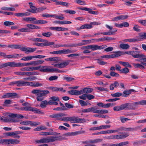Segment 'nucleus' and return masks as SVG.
Returning a JSON list of instances; mask_svg holds the SVG:
<instances>
[{"instance_id": "774afa93", "label": "nucleus", "mask_w": 146, "mask_h": 146, "mask_svg": "<svg viewBox=\"0 0 146 146\" xmlns=\"http://www.w3.org/2000/svg\"><path fill=\"white\" fill-rule=\"evenodd\" d=\"M91 111L93 112L94 113H98L99 110H97V108L96 107H93L91 108Z\"/></svg>"}, {"instance_id": "2f4dec72", "label": "nucleus", "mask_w": 146, "mask_h": 146, "mask_svg": "<svg viewBox=\"0 0 146 146\" xmlns=\"http://www.w3.org/2000/svg\"><path fill=\"white\" fill-rule=\"evenodd\" d=\"M48 22L44 20H35L33 23L36 24H42L47 23Z\"/></svg>"}, {"instance_id": "6e6d98bb", "label": "nucleus", "mask_w": 146, "mask_h": 146, "mask_svg": "<svg viewBox=\"0 0 146 146\" xmlns=\"http://www.w3.org/2000/svg\"><path fill=\"white\" fill-rule=\"evenodd\" d=\"M58 78V76H53L50 77L48 78V80L50 81H52L57 80Z\"/></svg>"}, {"instance_id": "473e14b6", "label": "nucleus", "mask_w": 146, "mask_h": 146, "mask_svg": "<svg viewBox=\"0 0 146 146\" xmlns=\"http://www.w3.org/2000/svg\"><path fill=\"white\" fill-rule=\"evenodd\" d=\"M15 74L16 75H19L21 76H27V72H25L23 71L15 72H14Z\"/></svg>"}, {"instance_id": "5701e85b", "label": "nucleus", "mask_w": 146, "mask_h": 146, "mask_svg": "<svg viewBox=\"0 0 146 146\" xmlns=\"http://www.w3.org/2000/svg\"><path fill=\"white\" fill-rule=\"evenodd\" d=\"M76 50H71L69 49H64L61 50V54H68L71 53L75 52Z\"/></svg>"}, {"instance_id": "4be33fe9", "label": "nucleus", "mask_w": 146, "mask_h": 146, "mask_svg": "<svg viewBox=\"0 0 146 146\" xmlns=\"http://www.w3.org/2000/svg\"><path fill=\"white\" fill-rule=\"evenodd\" d=\"M21 45L17 44H10L8 46V47L11 48L12 49H20L21 48Z\"/></svg>"}, {"instance_id": "a211bd4d", "label": "nucleus", "mask_w": 146, "mask_h": 146, "mask_svg": "<svg viewBox=\"0 0 146 146\" xmlns=\"http://www.w3.org/2000/svg\"><path fill=\"white\" fill-rule=\"evenodd\" d=\"M49 66H40V69H39L40 71L42 72H50V68Z\"/></svg>"}, {"instance_id": "09e8293b", "label": "nucleus", "mask_w": 146, "mask_h": 146, "mask_svg": "<svg viewBox=\"0 0 146 146\" xmlns=\"http://www.w3.org/2000/svg\"><path fill=\"white\" fill-rule=\"evenodd\" d=\"M1 9L2 10L4 11H15V9L14 8L12 7H3Z\"/></svg>"}, {"instance_id": "052dcab7", "label": "nucleus", "mask_w": 146, "mask_h": 146, "mask_svg": "<svg viewBox=\"0 0 146 146\" xmlns=\"http://www.w3.org/2000/svg\"><path fill=\"white\" fill-rule=\"evenodd\" d=\"M50 29L54 31H60L61 27H50Z\"/></svg>"}, {"instance_id": "de8ad7c7", "label": "nucleus", "mask_w": 146, "mask_h": 146, "mask_svg": "<svg viewBox=\"0 0 146 146\" xmlns=\"http://www.w3.org/2000/svg\"><path fill=\"white\" fill-rule=\"evenodd\" d=\"M77 135L76 133L72 132L71 133H66L63 134L62 135L63 136H68L72 135Z\"/></svg>"}, {"instance_id": "58836bf2", "label": "nucleus", "mask_w": 146, "mask_h": 146, "mask_svg": "<svg viewBox=\"0 0 146 146\" xmlns=\"http://www.w3.org/2000/svg\"><path fill=\"white\" fill-rule=\"evenodd\" d=\"M42 42H44L45 46H50L53 45L54 44V42H49L46 40L43 39Z\"/></svg>"}, {"instance_id": "680f3d73", "label": "nucleus", "mask_w": 146, "mask_h": 146, "mask_svg": "<svg viewBox=\"0 0 146 146\" xmlns=\"http://www.w3.org/2000/svg\"><path fill=\"white\" fill-rule=\"evenodd\" d=\"M122 94L119 92H116L114 94H111V95L113 97H119L122 95Z\"/></svg>"}, {"instance_id": "f8f14e48", "label": "nucleus", "mask_w": 146, "mask_h": 146, "mask_svg": "<svg viewBox=\"0 0 146 146\" xmlns=\"http://www.w3.org/2000/svg\"><path fill=\"white\" fill-rule=\"evenodd\" d=\"M140 52L139 51L133 50L131 51L132 56L134 58H139L142 57H145L144 54H140Z\"/></svg>"}, {"instance_id": "20e7f679", "label": "nucleus", "mask_w": 146, "mask_h": 146, "mask_svg": "<svg viewBox=\"0 0 146 146\" xmlns=\"http://www.w3.org/2000/svg\"><path fill=\"white\" fill-rule=\"evenodd\" d=\"M61 140L60 137L52 136H50L49 138H47L42 139L39 140H36L35 142L36 143H42L52 142L57 140Z\"/></svg>"}, {"instance_id": "b1692460", "label": "nucleus", "mask_w": 146, "mask_h": 146, "mask_svg": "<svg viewBox=\"0 0 146 146\" xmlns=\"http://www.w3.org/2000/svg\"><path fill=\"white\" fill-rule=\"evenodd\" d=\"M29 4L30 5V7L31 9V10L29 11L33 13H36L37 8L33 6V3L31 2L29 3Z\"/></svg>"}, {"instance_id": "a18cd8bd", "label": "nucleus", "mask_w": 146, "mask_h": 146, "mask_svg": "<svg viewBox=\"0 0 146 146\" xmlns=\"http://www.w3.org/2000/svg\"><path fill=\"white\" fill-rule=\"evenodd\" d=\"M11 144H17L19 143L20 142L19 140L12 139H11Z\"/></svg>"}, {"instance_id": "8fccbe9b", "label": "nucleus", "mask_w": 146, "mask_h": 146, "mask_svg": "<svg viewBox=\"0 0 146 146\" xmlns=\"http://www.w3.org/2000/svg\"><path fill=\"white\" fill-rule=\"evenodd\" d=\"M52 35V33L50 32H48L47 33H42V35L46 37H49Z\"/></svg>"}, {"instance_id": "c9c22d12", "label": "nucleus", "mask_w": 146, "mask_h": 146, "mask_svg": "<svg viewBox=\"0 0 146 146\" xmlns=\"http://www.w3.org/2000/svg\"><path fill=\"white\" fill-rule=\"evenodd\" d=\"M56 19H58L61 20H63L64 19V17L62 14H60V16H58L56 15H54V17Z\"/></svg>"}, {"instance_id": "7ed1b4c3", "label": "nucleus", "mask_w": 146, "mask_h": 146, "mask_svg": "<svg viewBox=\"0 0 146 146\" xmlns=\"http://www.w3.org/2000/svg\"><path fill=\"white\" fill-rule=\"evenodd\" d=\"M91 40H83L81 42L78 43H76L73 44H67L64 45L62 44V47L65 48L75 47L77 46H81L88 44V43L90 42Z\"/></svg>"}, {"instance_id": "ea45409f", "label": "nucleus", "mask_w": 146, "mask_h": 146, "mask_svg": "<svg viewBox=\"0 0 146 146\" xmlns=\"http://www.w3.org/2000/svg\"><path fill=\"white\" fill-rule=\"evenodd\" d=\"M119 47L124 49H127L130 47L129 45L128 44H121L119 45Z\"/></svg>"}, {"instance_id": "c756f323", "label": "nucleus", "mask_w": 146, "mask_h": 146, "mask_svg": "<svg viewBox=\"0 0 146 146\" xmlns=\"http://www.w3.org/2000/svg\"><path fill=\"white\" fill-rule=\"evenodd\" d=\"M19 55V54H11L9 55H6V54L5 53V56L4 57L5 58H17L18 56Z\"/></svg>"}, {"instance_id": "37998d69", "label": "nucleus", "mask_w": 146, "mask_h": 146, "mask_svg": "<svg viewBox=\"0 0 146 146\" xmlns=\"http://www.w3.org/2000/svg\"><path fill=\"white\" fill-rule=\"evenodd\" d=\"M84 93L88 94L92 92L93 89L90 88H85L84 89Z\"/></svg>"}, {"instance_id": "bf43d9fd", "label": "nucleus", "mask_w": 146, "mask_h": 146, "mask_svg": "<svg viewBox=\"0 0 146 146\" xmlns=\"http://www.w3.org/2000/svg\"><path fill=\"white\" fill-rule=\"evenodd\" d=\"M79 102L81 105L82 106H86L88 105H90V103H89L88 104L85 101L81 100H79Z\"/></svg>"}, {"instance_id": "f257e3e1", "label": "nucleus", "mask_w": 146, "mask_h": 146, "mask_svg": "<svg viewBox=\"0 0 146 146\" xmlns=\"http://www.w3.org/2000/svg\"><path fill=\"white\" fill-rule=\"evenodd\" d=\"M31 93L36 94V100L38 101H41L43 100V97L49 93L48 90H42L39 89H33Z\"/></svg>"}, {"instance_id": "69168bd1", "label": "nucleus", "mask_w": 146, "mask_h": 146, "mask_svg": "<svg viewBox=\"0 0 146 146\" xmlns=\"http://www.w3.org/2000/svg\"><path fill=\"white\" fill-rule=\"evenodd\" d=\"M122 129L125 131H134L135 130V129L134 128L131 127H124Z\"/></svg>"}, {"instance_id": "6e6552de", "label": "nucleus", "mask_w": 146, "mask_h": 146, "mask_svg": "<svg viewBox=\"0 0 146 146\" xmlns=\"http://www.w3.org/2000/svg\"><path fill=\"white\" fill-rule=\"evenodd\" d=\"M15 84H16L18 87L26 86V81L22 80L15 81L10 82L9 85L11 86H13Z\"/></svg>"}, {"instance_id": "603ef678", "label": "nucleus", "mask_w": 146, "mask_h": 146, "mask_svg": "<svg viewBox=\"0 0 146 146\" xmlns=\"http://www.w3.org/2000/svg\"><path fill=\"white\" fill-rule=\"evenodd\" d=\"M31 106H27V107H23L20 108H18L19 110H25L27 111H30Z\"/></svg>"}, {"instance_id": "f704fd0d", "label": "nucleus", "mask_w": 146, "mask_h": 146, "mask_svg": "<svg viewBox=\"0 0 146 146\" xmlns=\"http://www.w3.org/2000/svg\"><path fill=\"white\" fill-rule=\"evenodd\" d=\"M133 66L135 67V68H139L141 69H145L144 66L141 65V64L139 63H133Z\"/></svg>"}, {"instance_id": "5fc2aeb1", "label": "nucleus", "mask_w": 146, "mask_h": 146, "mask_svg": "<svg viewBox=\"0 0 146 146\" xmlns=\"http://www.w3.org/2000/svg\"><path fill=\"white\" fill-rule=\"evenodd\" d=\"M118 131V130H108V131H105L104 133H112L115 132H117Z\"/></svg>"}, {"instance_id": "dca6fc26", "label": "nucleus", "mask_w": 146, "mask_h": 146, "mask_svg": "<svg viewBox=\"0 0 146 146\" xmlns=\"http://www.w3.org/2000/svg\"><path fill=\"white\" fill-rule=\"evenodd\" d=\"M105 48L104 45L98 46L96 44L90 45V49H91L92 51L102 49Z\"/></svg>"}, {"instance_id": "a878e982", "label": "nucleus", "mask_w": 146, "mask_h": 146, "mask_svg": "<svg viewBox=\"0 0 146 146\" xmlns=\"http://www.w3.org/2000/svg\"><path fill=\"white\" fill-rule=\"evenodd\" d=\"M30 111H32L33 112L35 113H43V112L41 111L39 109H37L36 108H33L31 107H30Z\"/></svg>"}, {"instance_id": "393cba45", "label": "nucleus", "mask_w": 146, "mask_h": 146, "mask_svg": "<svg viewBox=\"0 0 146 146\" xmlns=\"http://www.w3.org/2000/svg\"><path fill=\"white\" fill-rule=\"evenodd\" d=\"M71 62L70 60H66L65 62L59 64V68H62L68 65Z\"/></svg>"}, {"instance_id": "49530a36", "label": "nucleus", "mask_w": 146, "mask_h": 146, "mask_svg": "<svg viewBox=\"0 0 146 146\" xmlns=\"http://www.w3.org/2000/svg\"><path fill=\"white\" fill-rule=\"evenodd\" d=\"M40 123L39 122L36 121H29V125L32 126H36L39 125Z\"/></svg>"}, {"instance_id": "0e129e2a", "label": "nucleus", "mask_w": 146, "mask_h": 146, "mask_svg": "<svg viewBox=\"0 0 146 146\" xmlns=\"http://www.w3.org/2000/svg\"><path fill=\"white\" fill-rule=\"evenodd\" d=\"M120 72L124 74H127L129 72V69L128 68L125 67L121 69Z\"/></svg>"}, {"instance_id": "864d4df0", "label": "nucleus", "mask_w": 146, "mask_h": 146, "mask_svg": "<svg viewBox=\"0 0 146 146\" xmlns=\"http://www.w3.org/2000/svg\"><path fill=\"white\" fill-rule=\"evenodd\" d=\"M64 12L70 14H74L76 13V11L72 10H67L64 11Z\"/></svg>"}, {"instance_id": "bb28decb", "label": "nucleus", "mask_w": 146, "mask_h": 146, "mask_svg": "<svg viewBox=\"0 0 146 146\" xmlns=\"http://www.w3.org/2000/svg\"><path fill=\"white\" fill-rule=\"evenodd\" d=\"M119 86V84L118 82L117 81H115L113 83L110 84V88L111 90H113L114 89V87L115 88H117Z\"/></svg>"}, {"instance_id": "f3484780", "label": "nucleus", "mask_w": 146, "mask_h": 146, "mask_svg": "<svg viewBox=\"0 0 146 146\" xmlns=\"http://www.w3.org/2000/svg\"><path fill=\"white\" fill-rule=\"evenodd\" d=\"M60 133L55 132H42L40 134L41 135L47 136L49 135H59Z\"/></svg>"}, {"instance_id": "9b49d317", "label": "nucleus", "mask_w": 146, "mask_h": 146, "mask_svg": "<svg viewBox=\"0 0 146 146\" xmlns=\"http://www.w3.org/2000/svg\"><path fill=\"white\" fill-rule=\"evenodd\" d=\"M17 94L15 93H6L4 94L2 96V98H6L12 97L14 98V97L17 96Z\"/></svg>"}, {"instance_id": "1a4fd4ad", "label": "nucleus", "mask_w": 146, "mask_h": 146, "mask_svg": "<svg viewBox=\"0 0 146 146\" xmlns=\"http://www.w3.org/2000/svg\"><path fill=\"white\" fill-rule=\"evenodd\" d=\"M126 103H124L121 105L120 106H115L113 108V110L114 111H120L123 110H126Z\"/></svg>"}, {"instance_id": "c03bdc74", "label": "nucleus", "mask_w": 146, "mask_h": 146, "mask_svg": "<svg viewBox=\"0 0 146 146\" xmlns=\"http://www.w3.org/2000/svg\"><path fill=\"white\" fill-rule=\"evenodd\" d=\"M48 105V102L46 100H44L41 102L40 105V106L42 108H45L46 106Z\"/></svg>"}, {"instance_id": "13d9d810", "label": "nucleus", "mask_w": 146, "mask_h": 146, "mask_svg": "<svg viewBox=\"0 0 146 146\" xmlns=\"http://www.w3.org/2000/svg\"><path fill=\"white\" fill-rule=\"evenodd\" d=\"M114 53L115 54V57H118L121 55H123V52L118 51L117 52H115Z\"/></svg>"}, {"instance_id": "cd10ccee", "label": "nucleus", "mask_w": 146, "mask_h": 146, "mask_svg": "<svg viewBox=\"0 0 146 146\" xmlns=\"http://www.w3.org/2000/svg\"><path fill=\"white\" fill-rule=\"evenodd\" d=\"M30 13H17L15 14V16L17 17H23L25 16H29L30 15Z\"/></svg>"}, {"instance_id": "39448f33", "label": "nucleus", "mask_w": 146, "mask_h": 146, "mask_svg": "<svg viewBox=\"0 0 146 146\" xmlns=\"http://www.w3.org/2000/svg\"><path fill=\"white\" fill-rule=\"evenodd\" d=\"M8 66L11 67H23L25 66V63H17L14 62H9L0 65V68H3Z\"/></svg>"}, {"instance_id": "338daca9", "label": "nucleus", "mask_w": 146, "mask_h": 146, "mask_svg": "<svg viewBox=\"0 0 146 146\" xmlns=\"http://www.w3.org/2000/svg\"><path fill=\"white\" fill-rule=\"evenodd\" d=\"M31 40L35 42H41L43 41V39L41 38H31Z\"/></svg>"}, {"instance_id": "e2e57ef3", "label": "nucleus", "mask_w": 146, "mask_h": 146, "mask_svg": "<svg viewBox=\"0 0 146 146\" xmlns=\"http://www.w3.org/2000/svg\"><path fill=\"white\" fill-rule=\"evenodd\" d=\"M3 144H11V139H3Z\"/></svg>"}, {"instance_id": "423d86ee", "label": "nucleus", "mask_w": 146, "mask_h": 146, "mask_svg": "<svg viewBox=\"0 0 146 146\" xmlns=\"http://www.w3.org/2000/svg\"><path fill=\"white\" fill-rule=\"evenodd\" d=\"M126 110H135L138 108V105H143V100L133 103H126Z\"/></svg>"}, {"instance_id": "7c9ffc66", "label": "nucleus", "mask_w": 146, "mask_h": 146, "mask_svg": "<svg viewBox=\"0 0 146 146\" xmlns=\"http://www.w3.org/2000/svg\"><path fill=\"white\" fill-rule=\"evenodd\" d=\"M92 26L91 25L89 24H86L81 26L80 29H89L92 28Z\"/></svg>"}, {"instance_id": "72a5a7b5", "label": "nucleus", "mask_w": 146, "mask_h": 146, "mask_svg": "<svg viewBox=\"0 0 146 146\" xmlns=\"http://www.w3.org/2000/svg\"><path fill=\"white\" fill-rule=\"evenodd\" d=\"M131 91L134 92H135V91L133 89H131L129 90H125L123 92V94L124 95L123 96L125 97H126L127 95H129L131 93Z\"/></svg>"}, {"instance_id": "3c124183", "label": "nucleus", "mask_w": 146, "mask_h": 146, "mask_svg": "<svg viewBox=\"0 0 146 146\" xmlns=\"http://www.w3.org/2000/svg\"><path fill=\"white\" fill-rule=\"evenodd\" d=\"M50 72H55L61 73L63 72V71L61 70H59L57 68H50Z\"/></svg>"}, {"instance_id": "aec40b11", "label": "nucleus", "mask_w": 146, "mask_h": 146, "mask_svg": "<svg viewBox=\"0 0 146 146\" xmlns=\"http://www.w3.org/2000/svg\"><path fill=\"white\" fill-rule=\"evenodd\" d=\"M48 89L51 90L53 92H58L62 91V92H66L65 90H63L62 88H57L54 87H50L48 88Z\"/></svg>"}, {"instance_id": "79ce46f5", "label": "nucleus", "mask_w": 146, "mask_h": 146, "mask_svg": "<svg viewBox=\"0 0 146 146\" xmlns=\"http://www.w3.org/2000/svg\"><path fill=\"white\" fill-rule=\"evenodd\" d=\"M18 31L23 32H29L30 30L28 28H24L18 30Z\"/></svg>"}, {"instance_id": "a19ab883", "label": "nucleus", "mask_w": 146, "mask_h": 146, "mask_svg": "<svg viewBox=\"0 0 146 146\" xmlns=\"http://www.w3.org/2000/svg\"><path fill=\"white\" fill-rule=\"evenodd\" d=\"M102 141V139H97L94 140H90L89 141V143H96L100 142H101Z\"/></svg>"}, {"instance_id": "412c9836", "label": "nucleus", "mask_w": 146, "mask_h": 146, "mask_svg": "<svg viewBox=\"0 0 146 146\" xmlns=\"http://www.w3.org/2000/svg\"><path fill=\"white\" fill-rule=\"evenodd\" d=\"M60 59V58L54 57L45 59V60L46 61H54V62L55 63H59Z\"/></svg>"}, {"instance_id": "ddd939ff", "label": "nucleus", "mask_w": 146, "mask_h": 146, "mask_svg": "<svg viewBox=\"0 0 146 146\" xmlns=\"http://www.w3.org/2000/svg\"><path fill=\"white\" fill-rule=\"evenodd\" d=\"M136 42L142 41L146 39V33H143L139 34V36H137L135 38Z\"/></svg>"}, {"instance_id": "0eeeda50", "label": "nucleus", "mask_w": 146, "mask_h": 146, "mask_svg": "<svg viewBox=\"0 0 146 146\" xmlns=\"http://www.w3.org/2000/svg\"><path fill=\"white\" fill-rule=\"evenodd\" d=\"M86 120L84 118H80L78 117L72 116L69 117V121L72 123H83L85 122Z\"/></svg>"}, {"instance_id": "4468645a", "label": "nucleus", "mask_w": 146, "mask_h": 146, "mask_svg": "<svg viewBox=\"0 0 146 146\" xmlns=\"http://www.w3.org/2000/svg\"><path fill=\"white\" fill-rule=\"evenodd\" d=\"M10 117L13 118H16L17 119H21L24 117V116L20 114L17 113H8L7 115Z\"/></svg>"}, {"instance_id": "4c0bfd02", "label": "nucleus", "mask_w": 146, "mask_h": 146, "mask_svg": "<svg viewBox=\"0 0 146 146\" xmlns=\"http://www.w3.org/2000/svg\"><path fill=\"white\" fill-rule=\"evenodd\" d=\"M36 20V19L34 17H25L23 18V20L26 21H34Z\"/></svg>"}, {"instance_id": "2eb2a0df", "label": "nucleus", "mask_w": 146, "mask_h": 146, "mask_svg": "<svg viewBox=\"0 0 146 146\" xmlns=\"http://www.w3.org/2000/svg\"><path fill=\"white\" fill-rule=\"evenodd\" d=\"M78 9L81 10H84L86 11H88V12L94 15H97L98 14V12L93 11L90 8H87L86 7H78L77 8Z\"/></svg>"}, {"instance_id": "e433bc0d", "label": "nucleus", "mask_w": 146, "mask_h": 146, "mask_svg": "<svg viewBox=\"0 0 146 146\" xmlns=\"http://www.w3.org/2000/svg\"><path fill=\"white\" fill-rule=\"evenodd\" d=\"M33 58V56H28L24 57L21 59V60L24 61H29L31 60Z\"/></svg>"}, {"instance_id": "f03ea898", "label": "nucleus", "mask_w": 146, "mask_h": 146, "mask_svg": "<svg viewBox=\"0 0 146 146\" xmlns=\"http://www.w3.org/2000/svg\"><path fill=\"white\" fill-rule=\"evenodd\" d=\"M66 114L63 113H54L49 115L50 117L55 118L57 120H60L64 121H68L69 117H64L66 116Z\"/></svg>"}, {"instance_id": "c85d7f7f", "label": "nucleus", "mask_w": 146, "mask_h": 146, "mask_svg": "<svg viewBox=\"0 0 146 146\" xmlns=\"http://www.w3.org/2000/svg\"><path fill=\"white\" fill-rule=\"evenodd\" d=\"M44 62V60H41L33 61V65L34 66H36L39 64H43Z\"/></svg>"}, {"instance_id": "6ab92c4d", "label": "nucleus", "mask_w": 146, "mask_h": 146, "mask_svg": "<svg viewBox=\"0 0 146 146\" xmlns=\"http://www.w3.org/2000/svg\"><path fill=\"white\" fill-rule=\"evenodd\" d=\"M51 1L55 3L56 5H59L61 6H65L66 7L69 6L68 3L67 2L58 1L57 0H50Z\"/></svg>"}, {"instance_id": "4d7b16f0", "label": "nucleus", "mask_w": 146, "mask_h": 146, "mask_svg": "<svg viewBox=\"0 0 146 146\" xmlns=\"http://www.w3.org/2000/svg\"><path fill=\"white\" fill-rule=\"evenodd\" d=\"M129 135L127 133H123L122 134H121L120 135V139H124L126 137H128Z\"/></svg>"}, {"instance_id": "9d476101", "label": "nucleus", "mask_w": 146, "mask_h": 146, "mask_svg": "<svg viewBox=\"0 0 146 146\" xmlns=\"http://www.w3.org/2000/svg\"><path fill=\"white\" fill-rule=\"evenodd\" d=\"M36 48H31V47H22L20 48L22 51L25 52L26 53H32L35 52L36 50Z\"/></svg>"}]
</instances>
